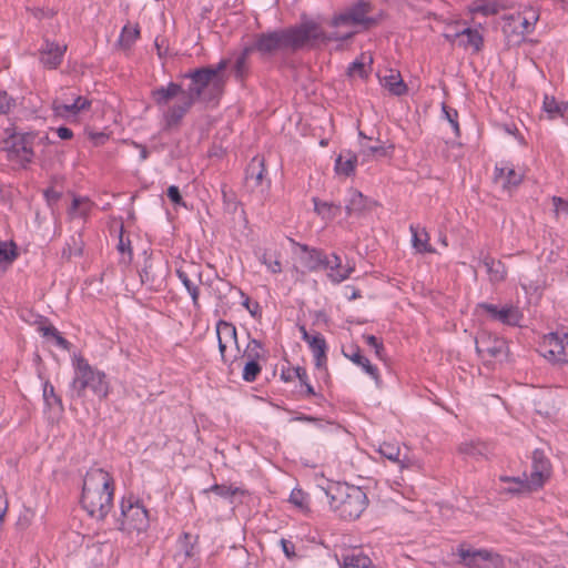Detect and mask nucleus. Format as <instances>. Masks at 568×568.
<instances>
[{"label": "nucleus", "instance_id": "393cba45", "mask_svg": "<svg viewBox=\"0 0 568 568\" xmlns=\"http://www.w3.org/2000/svg\"><path fill=\"white\" fill-rule=\"evenodd\" d=\"M264 160L254 158L246 169V184L251 187L260 186L265 173Z\"/></svg>", "mask_w": 568, "mask_h": 568}, {"label": "nucleus", "instance_id": "79ce46f5", "mask_svg": "<svg viewBox=\"0 0 568 568\" xmlns=\"http://www.w3.org/2000/svg\"><path fill=\"white\" fill-rule=\"evenodd\" d=\"M18 257L13 242L0 241V264H11Z\"/></svg>", "mask_w": 568, "mask_h": 568}, {"label": "nucleus", "instance_id": "cd10ccee", "mask_svg": "<svg viewBox=\"0 0 568 568\" xmlns=\"http://www.w3.org/2000/svg\"><path fill=\"white\" fill-rule=\"evenodd\" d=\"M216 335L221 336V339L226 344H234L236 351L241 352L234 324L220 320L216 324Z\"/></svg>", "mask_w": 568, "mask_h": 568}, {"label": "nucleus", "instance_id": "c756f323", "mask_svg": "<svg viewBox=\"0 0 568 568\" xmlns=\"http://www.w3.org/2000/svg\"><path fill=\"white\" fill-rule=\"evenodd\" d=\"M140 38V28L139 26H130V24H125L123 28H122V31H121V34L119 37V40L116 42V45L123 50V51H128L130 50L133 44L135 43V41Z\"/></svg>", "mask_w": 568, "mask_h": 568}, {"label": "nucleus", "instance_id": "7ed1b4c3", "mask_svg": "<svg viewBox=\"0 0 568 568\" xmlns=\"http://www.w3.org/2000/svg\"><path fill=\"white\" fill-rule=\"evenodd\" d=\"M255 48L262 58L277 52H296L305 47L303 23L255 34Z\"/></svg>", "mask_w": 568, "mask_h": 568}, {"label": "nucleus", "instance_id": "bb28decb", "mask_svg": "<svg viewBox=\"0 0 568 568\" xmlns=\"http://www.w3.org/2000/svg\"><path fill=\"white\" fill-rule=\"evenodd\" d=\"M357 163V155L352 151L341 153L335 161V171L337 174L351 176Z\"/></svg>", "mask_w": 568, "mask_h": 568}, {"label": "nucleus", "instance_id": "72a5a7b5", "mask_svg": "<svg viewBox=\"0 0 568 568\" xmlns=\"http://www.w3.org/2000/svg\"><path fill=\"white\" fill-rule=\"evenodd\" d=\"M176 275H178L179 280L182 282L183 286L189 292V294L192 298L194 308L200 310L201 305L199 302V295H200L199 285L193 280H191L189 277L186 272H184L182 270H176Z\"/></svg>", "mask_w": 568, "mask_h": 568}, {"label": "nucleus", "instance_id": "c9c22d12", "mask_svg": "<svg viewBox=\"0 0 568 568\" xmlns=\"http://www.w3.org/2000/svg\"><path fill=\"white\" fill-rule=\"evenodd\" d=\"M93 203L88 197L74 196L69 209V214L85 219Z\"/></svg>", "mask_w": 568, "mask_h": 568}, {"label": "nucleus", "instance_id": "b1692460", "mask_svg": "<svg viewBox=\"0 0 568 568\" xmlns=\"http://www.w3.org/2000/svg\"><path fill=\"white\" fill-rule=\"evenodd\" d=\"M308 346L313 352L315 358V366L317 368L325 367L327 361V344L325 338L320 333H316L314 337H312V339L308 341Z\"/></svg>", "mask_w": 568, "mask_h": 568}, {"label": "nucleus", "instance_id": "a19ab883", "mask_svg": "<svg viewBox=\"0 0 568 568\" xmlns=\"http://www.w3.org/2000/svg\"><path fill=\"white\" fill-rule=\"evenodd\" d=\"M43 399L49 408L58 406L60 412H63V404L61 397L55 394L54 387L50 382H45L43 385Z\"/></svg>", "mask_w": 568, "mask_h": 568}, {"label": "nucleus", "instance_id": "338daca9", "mask_svg": "<svg viewBox=\"0 0 568 568\" xmlns=\"http://www.w3.org/2000/svg\"><path fill=\"white\" fill-rule=\"evenodd\" d=\"M44 196L49 204L55 203L61 197V192L54 190V189H48L44 191Z\"/></svg>", "mask_w": 568, "mask_h": 568}, {"label": "nucleus", "instance_id": "69168bd1", "mask_svg": "<svg viewBox=\"0 0 568 568\" xmlns=\"http://www.w3.org/2000/svg\"><path fill=\"white\" fill-rule=\"evenodd\" d=\"M552 203L557 213H565L568 215V201L558 196H554Z\"/></svg>", "mask_w": 568, "mask_h": 568}, {"label": "nucleus", "instance_id": "6e6552de", "mask_svg": "<svg viewBox=\"0 0 568 568\" xmlns=\"http://www.w3.org/2000/svg\"><path fill=\"white\" fill-rule=\"evenodd\" d=\"M459 557L458 565L468 568H501L503 557L487 549H475L467 542H462L454 551Z\"/></svg>", "mask_w": 568, "mask_h": 568}, {"label": "nucleus", "instance_id": "dca6fc26", "mask_svg": "<svg viewBox=\"0 0 568 568\" xmlns=\"http://www.w3.org/2000/svg\"><path fill=\"white\" fill-rule=\"evenodd\" d=\"M197 536L184 532L179 539V551L175 554V560L180 566L186 564L187 560H195L199 555Z\"/></svg>", "mask_w": 568, "mask_h": 568}, {"label": "nucleus", "instance_id": "ea45409f", "mask_svg": "<svg viewBox=\"0 0 568 568\" xmlns=\"http://www.w3.org/2000/svg\"><path fill=\"white\" fill-rule=\"evenodd\" d=\"M141 283L146 285L150 290L158 291L162 285V280L156 278L153 265L146 264L142 272L140 273Z\"/></svg>", "mask_w": 568, "mask_h": 568}, {"label": "nucleus", "instance_id": "c03bdc74", "mask_svg": "<svg viewBox=\"0 0 568 568\" xmlns=\"http://www.w3.org/2000/svg\"><path fill=\"white\" fill-rule=\"evenodd\" d=\"M261 371H262V367L258 364V361L247 359V362L245 363V365L243 367L242 377L245 382L252 383V382L256 381Z\"/></svg>", "mask_w": 568, "mask_h": 568}, {"label": "nucleus", "instance_id": "6ab92c4d", "mask_svg": "<svg viewBox=\"0 0 568 568\" xmlns=\"http://www.w3.org/2000/svg\"><path fill=\"white\" fill-rule=\"evenodd\" d=\"M65 50V45H59L47 40L40 51V61L44 67L55 69L61 63Z\"/></svg>", "mask_w": 568, "mask_h": 568}, {"label": "nucleus", "instance_id": "5701e85b", "mask_svg": "<svg viewBox=\"0 0 568 568\" xmlns=\"http://www.w3.org/2000/svg\"><path fill=\"white\" fill-rule=\"evenodd\" d=\"M500 481L509 484L508 487L504 488V491L510 495H520L536 490L530 480L521 479L520 477L500 476Z\"/></svg>", "mask_w": 568, "mask_h": 568}, {"label": "nucleus", "instance_id": "a211bd4d", "mask_svg": "<svg viewBox=\"0 0 568 568\" xmlns=\"http://www.w3.org/2000/svg\"><path fill=\"white\" fill-rule=\"evenodd\" d=\"M91 106V101L84 97H78L72 103H62L59 100H54L52 109L55 115L61 118L75 116L83 110H88Z\"/></svg>", "mask_w": 568, "mask_h": 568}, {"label": "nucleus", "instance_id": "6e6d98bb", "mask_svg": "<svg viewBox=\"0 0 568 568\" xmlns=\"http://www.w3.org/2000/svg\"><path fill=\"white\" fill-rule=\"evenodd\" d=\"M347 74L349 77H353L355 74H358L361 78H366L367 72L365 70V64L363 61L355 60L353 63L349 64L347 68Z\"/></svg>", "mask_w": 568, "mask_h": 568}, {"label": "nucleus", "instance_id": "9b49d317", "mask_svg": "<svg viewBox=\"0 0 568 568\" xmlns=\"http://www.w3.org/2000/svg\"><path fill=\"white\" fill-rule=\"evenodd\" d=\"M568 338L567 333L551 332L544 336L540 347L542 355L556 364H568V352L564 341Z\"/></svg>", "mask_w": 568, "mask_h": 568}, {"label": "nucleus", "instance_id": "8fccbe9b", "mask_svg": "<svg viewBox=\"0 0 568 568\" xmlns=\"http://www.w3.org/2000/svg\"><path fill=\"white\" fill-rule=\"evenodd\" d=\"M247 72H248L247 59H244L243 57L237 55V58L234 62V65H233L234 77L239 81H243L244 78L246 77Z\"/></svg>", "mask_w": 568, "mask_h": 568}, {"label": "nucleus", "instance_id": "0eeeda50", "mask_svg": "<svg viewBox=\"0 0 568 568\" xmlns=\"http://www.w3.org/2000/svg\"><path fill=\"white\" fill-rule=\"evenodd\" d=\"M149 511L139 501L133 500L132 497L123 498L121 503V514L116 518V528L121 531L132 532L145 531L149 527Z\"/></svg>", "mask_w": 568, "mask_h": 568}, {"label": "nucleus", "instance_id": "f704fd0d", "mask_svg": "<svg viewBox=\"0 0 568 568\" xmlns=\"http://www.w3.org/2000/svg\"><path fill=\"white\" fill-rule=\"evenodd\" d=\"M84 248V241L82 234L79 232L72 235L67 242L65 247L62 251V257L71 258V256H81Z\"/></svg>", "mask_w": 568, "mask_h": 568}, {"label": "nucleus", "instance_id": "1a4fd4ad", "mask_svg": "<svg viewBox=\"0 0 568 568\" xmlns=\"http://www.w3.org/2000/svg\"><path fill=\"white\" fill-rule=\"evenodd\" d=\"M503 19L505 20V33L511 32L518 36H525L532 32L539 19V12L535 8H528L523 12L504 16Z\"/></svg>", "mask_w": 568, "mask_h": 568}, {"label": "nucleus", "instance_id": "052dcab7", "mask_svg": "<svg viewBox=\"0 0 568 568\" xmlns=\"http://www.w3.org/2000/svg\"><path fill=\"white\" fill-rule=\"evenodd\" d=\"M118 250L122 254L128 253L129 260L131 261V258H132L131 242H130L129 237H126V239L124 237L123 231H121L120 236H119Z\"/></svg>", "mask_w": 568, "mask_h": 568}, {"label": "nucleus", "instance_id": "0e129e2a", "mask_svg": "<svg viewBox=\"0 0 568 568\" xmlns=\"http://www.w3.org/2000/svg\"><path fill=\"white\" fill-rule=\"evenodd\" d=\"M477 307L485 311L491 320L497 321L498 312L500 310L498 306L489 303H479Z\"/></svg>", "mask_w": 568, "mask_h": 568}, {"label": "nucleus", "instance_id": "f257e3e1", "mask_svg": "<svg viewBox=\"0 0 568 568\" xmlns=\"http://www.w3.org/2000/svg\"><path fill=\"white\" fill-rule=\"evenodd\" d=\"M230 61L222 59L216 64H210L190 70L181 74L182 80H189L184 88L183 83L169 82L166 87H159L151 92L154 103L162 108L178 95H187L193 102L205 103L217 102L224 93L229 79L226 70Z\"/></svg>", "mask_w": 568, "mask_h": 568}, {"label": "nucleus", "instance_id": "e433bc0d", "mask_svg": "<svg viewBox=\"0 0 568 568\" xmlns=\"http://www.w3.org/2000/svg\"><path fill=\"white\" fill-rule=\"evenodd\" d=\"M544 110L549 114V118L562 116L568 110V103L558 102L554 97L546 95L544 99Z\"/></svg>", "mask_w": 568, "mask_h": 568}, {"label": "nucleus", "instance_id": "bf43d9fd", "mask_svg": "<svg viewBox=\"0 0 568 568\" xmlns=\"http://www.w3.org/2000/svg\"><path fill=\"white\" fill-rule=\"evenodd\" d=\"M211 491L215 493L216 495L221 496V497H230V496H233L235 495L239 489L235 488H231L226 485H213L211 488H210Z\"/></svg>", "mask_w": 568, "mask_h": 568}, {"label": "nucleus", "instance_id": "c85d7f7f", "mask_svg": "<svg viewBox=\"0 0 568 568\" xmlns=\"http://www.w3.org/2000/svg\"><path fill=\"white\" fill-rule=\"evenodd\" d=\"M383 85L396 97H402L407 92V85L403 81L399 72L390 70L389 75H385L382 80Z\"/></svg>", "mask_w": 568, "mask_h": 568}, {"label": "nucleus", "instance_id": "2eb2a0df", "mask_svg": "<svg viewBox=\"0 0 568 568\" xmlns=\"http://www.w3.org/2000/svg\"><path fill=\"white\" fill-rule=\"evenodd\" d=\"M298 246L303 252L301 263L308 272L327 268V265H329L328 256L322 250L311 248L306 244H300Z\"/></svg>", "mask_w": 568, "mask_h": 568}, {"label": "nucleus", "instance_id": "de8ad7c7", "mask_svg": "<svg viewBox=\"0 0 568 568\" xmlns=\"http://www.w3.org/2000/svg\"><path fill=\"white\" fill-rule=\"evenodd\" d=\"M355 267L354 265H343V268H337L334 272H329L327 275L331 278L333 283H341L345 280H347L351 274L354 272Z\"/></svg>", "mask_w": 568, "mask_h": 568}, {"label": "nucleus", "instance_id": "a878e982", "mask_svg": "<svg viewBox=\"0 0 568 568\" xmlns=\"http://www.w3.org/2000/svg\"><path fill=\"white\" fill-rule=\"evenodd\" d=\"M454 37L459 40L458 44L460 47H473L476 52H478L483 47V36L475 29L466 28L463 31L457 32Z\"/></svg>", "mask_w": 568, "mask_h": 568}, {"label": "nucleus", "instance_id": "ddd939ff", "mask_svg": "<svg viewBox=\"0 0 568 568\" xmlns=\"http://www.w3.org/2000/svg\"><path fill=\"white\" fill-rule=\"evenodd\" d=\"M551 463L542 449H535L532 453V471L530 475L534 488L541 487L551 475Z\"/></svg>", "mask_w": 568, "mask_h": 568}, {"label": "nucleus", "instance_id": "37998d69", "mask_svg": "<svg viewBox=\"0 0 568 568\" xmlns=\"http://www.w3.org/2000/svg\"><path fill=\"white\" fill-rule=\"evenodd\" d=\"M260 262L264 264L272 273L277 274L282 272V264L278 258V255L275 253H271L268 251H264L263 254L258 257Z\"/></svg>", "mask_w": 568, "mask_h": 568}, {"label": "nucleus", "instance_id": "2f4dec72", "mask_svg": "<svg viewBox=\"0 0 568 568\" xmlns=\"http://www.w3.org/2000/svg\"><path fill=\"white\" fill-rule=\"evenodd\" d=\"M521 318L523 314L519 308L509 304L499 310L497 321L506 325L517 326L519 325Z\"/></svg>", "mask_w": 568, "mask_h": 568}, {"label": "nucleus", "instance_id": "4c0bfd02", "mask_svg": "<svg viewBox=\"0 0 568 568\" xmlns=\"http://www.w3.org/2000/svg\"><path fill=\"white\" fill-rule=\"evenodd\" d=\"M412 232L413 246L420 253H432L434 252L433 247L428 244L429 236L427 232L423 233L422 237L418 233V227L410 225L409 227Z\"/></svg>", "mask_w": 568, "mask_h": 568}, {"label": "nucleus", "instance_id": "7c9ffc66", "mask_svg": "<svg viewBox=\"0 0 568 568\" xmlns=\"http://www.w3.org/2000/svg\"><path fill=\"white\" fill-rule=\"evenodd\" d=\"M314 210L323 219L333 220L337 217L342 212V206L333 202L321 201L317 197H313Z\"/></svg>", "mask_w": 568, "mask_h": 568}, {"label": "nucleus", "instance_id": "f8f14e48", "mask_svg": "<svg viewBox=\"0 0 568 568\" xmlns=\"http://www.w3.org/2000/svg\"><path fill=\"white\" fill-rule=\"evenodd\" d=\"M476 352L483 358H500L507 355L508 345L505 339L493 336L489 333H481L476 337Z\"/></svg>", "mask_w": 568, "mask_h": 568}, {"label": "nucleus", "instance_id": "3c124183", "mask_svg": "<svg viewBox=\"0 0 568 568\" xmlns=\"http://www.w3.org/2000/svg\"><path fill=\"white\" fill-rule=\"evenodd\" d=\"M443 113H444L445 118L447 119V121L450 123L455 135L458 136L459 132H460L459 123L457 120L458 112L455 109H453L446 104H443Z\"/></svg>", "mask_w": 568, "mask_h": 568}, {"label": "nucleus", "instance_id": "473e14b6", "mask_svg": "<svg viewBox=\"0 0 568 568\" xmlns=\"http://www.w3.org/2000/svg\"><path fill=\"white\" fill-rule=\"evenodd\" d=\"M372 559L362 551H352L343 557V568H371Z\"/></svg>", "mask_w": 568, "mask_h": 568}, {"label": "nucleus", "instance_id": "a18cd8bd", "mask_svg": "<svg viewBox=\"0 0 568 568\" xmlns=\"http://www.w3.org/2000/svg\"><path fill=\"white\" fill-rule=\"evenodd\" d=\"M262 351H263V344L260 341L252 338L248 342L243 356H246L247 359L258 361L260 358L263 357Z\"/></svg>", "mask_w": 568, "mask_h": 568}, {"label": "nucleus", "instance_id": "423d86ee", "mask_svg": "<svg viewBox=\"0 0 568 568\" xmlns=\"http://www.w3.org/2000/svg\"><path fill=\"white\" fill-rule=\"evenodd\" d=\"M6 134L7 138L2 142L0 154H3L7 161L18 168L27 169L33 162V145L37 134L34 132H18L16 128L7 129Z\"/></svg>", "mask_w": 568, "mask_h": 568}, {"label": "nucleus", "instance_id": "4d7b16f0", "mask_svg": "<svg viewBox=\"0 0 568 568\" xmlns=\"http://www.w3.org/2000/svg\"><path fill=\"white\" fill-rule=\"evenodd\" d=\"M290 501L300 508L306 507V495L302 489H293L290 495Z\"/></svg>", "mask_w": 568, "mask_h": 568}, {"label": "nucleus", "instance_id": "f3484780", "mask_svg": "<svg viewBox=\"0 0 568 568\" xmlns=\"http://www.w3.org/2000/svg\"><path fill=\"white\" fill-rule=\"evenodd\" d=\"M373 7L369 1L359 0L348 8L352 13L353 26H363L365 29L377 24V19L367 17Z\"/></svg>", "mask_w": 568, "mask_h": 568}, {"label": "nucleus", "instance_id": "39448f33", "mask_svg": "<svg viewBox=\"0 0 568 568\" xmlns=\"http://www.w3.org/2000/svg\"><path fill=\"white\" fill-rule=\"evenodd\" d=\"M74 377L70 384L69 396L72 400L83 399L91 390L99 398L109 394V384L105 374L94 369L87 359L80 355L73 356Z\"/></svg>", "mask_w": 568, "mask_h": 568}, {"label": "nucleus", "instance_id": "9d476101", "mask_svg": "<svg viewBox=\"0 0 568 568\" xmlns=\"http://www.w3.org/2000/svg\"><path fill=\"white\" fill-rule=\"evenodd\" d=\"M302 23L303 31L305 32V47H314L317 42H322L325 44L331 41L345 42L351 40L355 36L354 31H348L345 33L334 31L327 33L321 28V26L317 22L313 20H307Z\"/></svg>", "mask_w": 568, "mask_h": 568}, {"label": "nucleus", "instance_id": "680f3d73", "mask_svg": "<svg viewBox=\"0 0 568 568\" xmlns=\"http://www.w3.org/2000/svg\"><path fill=\"white\" fill-rule=\"evenodd\" d=\"M166 195L173 204L184 205L180 189L176 185L169 186Z\"/></svg>", "mask_w": 568, "mask_h": 568}, {"label": "nucleus", "instance_id": "774afa93", "mask_svg": "<svg viewBox=\"0 0 568 568\" xmlns=\"http://www.w3.org/2000/svg\"><path fill=\"white\" fill-rule=\"evenodd\" d=\"M329 265H327V268L331 270V272L336 271L337 268H343L342 260L338 255L333 253L331 257H328Z\"/></svg>", "mask_w": 568, "mask_h": 568}, {"label": "nucleus", "instance_id": "f03ea898", "mask_svg": "<svg viewBox=\"0 0 568 568\" xmlns=\"http://www.w3.org/2000/svg\"><path fill=\"white\" fill-rule=\"evenodd\" d=\"M114 480L102 468H90L81 494L83 509L93 518L103 520L113 507Z\"/></svg>", "mask_w": 568, "mask_h": 568}, {"label": "nucleus", "instance_id": "412c9836", "mask_svg": "<svg viewBox=\"0 0 568 568\" xmlns=\"http://www.w3.org/2000/svg\"><path fill=\"white\" fill-rule=\"evenodd\" d=\"M480 265H483L486 271H487V274L489 276V281L491 283H500L503 281H505L506 278V275H507V270H506V266L505 264L499 261V260H495L493 257H490L489 255H484L481 258H480Z\"/></svg>", "mask_w": 568, "mask_h": 568}, {"label": "nucleus", "instance_id": "13d9d810", "mask_svg": "<svg viewBox=\"0 0 568 568\" xmlns=\"http://www.w3.org/2000/svg\"><path fill=\"white\" fill-rule=\"evenodd\" d=\"M14 104V99L9 97L6 91L0 90V113H8Z\"/></svg>", "mask_w": 568, "mask_h": 568}, {"label": "nucleus", "instance_id": "4be33fe9", "mask_svg": "<svg viewBox=\"0 0 568 568\" xmlns=\"http://www.w3.org/2000/svg\"><path fill=\"white\" fill-rule=\"evenodd\" d=\"M373 205H375V203L365 197L361 192L352 190L345 210L348 216L361 215L364 212L372 210Z\"/></svg>", "mask_w": 568, "mask_h": 568}, {"label": "nucleus", "instance_id": "aec40b11", "mask_svg": "<svg viewBox=\"0 0 568 568\" xmlns=\"http://www.w3.org/2000/svg\"><path fill=\"white\" fill-rule=\"evenodd\" d=\"M343 354L345 357L351 359L354 364L361 366L368 375H371L375 381L378 379V369L376 366L372 365L369 359L362 355V349L359 346L352 344L347 348L343 349Z\"/></svg>", "mask_w": 568, "mask_h": 568}, {"label": "nucleus", "instance_id": "5fc2aeb1", "mask_svg": "<svg viewBox=\"0 0 568 568\" xmlns=\"http://www.w3.org/2000/svg\"><path fill=\"white\" fill-rule=\"evenodd\" d=\"M351 17L352 13L347 9L344 12L335 16L331 21V26L334 28H338L341 26H353V20L351 19Z\"/></svg>", "mask_w": 568, "mask_h": 568}, {"label": "nucleus", "instance_id": "09e8293b", "mask_svg": "<svg viewBox=\"0 0 568 568\" xmlns=\"http://www.w3.org/2000/svg\"><path fill=\"white\" fill-rule=\"evenodd\" d=\"M379 453L389 460L400 462L399 454L400 449L398 446L390 443H383L379 447Z\"/></svg>", "mask_w": 568, "mask_h": 568}, {"label": "nucleus", "instance_id": "e2e57ef3", "mask_svg": "<svg viewBox=\"0 0 568 568\" xmlns=\"http://www.w3.org/2000/svg\"><path fill=\"white\" fill-rule=\"evenodd\" d=\"M281 546H282V550L283 552L285 554V556L288 558V559H294L296 558V554H295V546L292 541L287 540V539H284L282 538L281 541H280Z\"/></svg>", "mask_w": 568, "mask_h": 568}, {"label": "nucleus", "instance_id": "4468645a", "mask_svg": "<svg viewBox=\"0 0 568 568\" xmlns=\"http://www.w3.org/2000/svg\"><path fill=\"white\" fill-rule=\"evenodd\" d=\"M194 104L195 102H193L187 95H182V99L179 103L169 106L163 113V129L169 131L179 128L183 118Z\"/></svg>", "mask_w": 568, "mask_h": 568}, {"label": "nucleus", "instance_id": "20e7f679", "mask_svg": "<svg viewBox=\"0 0 568 568\" xmlns=\"http://www.w3.org/2000/svg\"><path fill=\"white\" fill-rule=\"evenodd\" d=\"M324 494L332 510L345 520L357 519L368 505L365 491L357 486L332 484L324 489Z\"/></svg>", "mask_w": 568, "mask_h": 568}, {"label": "nucleus", "instance_id": "864d4df0", "mask_svg": "<svg viewBox=\"0 0 568 568\" xmlns=\"http://www.w3.org/2000/svg\"><path fill=\"white\" fill-rule=\"evenodd\" d=\"M500 7L497 3H484L471 9L475 13H481L486 17L495 16L499 12Z\"/></svg>", "mask_w": 568, "mask_h": 568}, {"label": "nucleus", "instance_id": "603ef678", "mask_svg": "<svg viewBox=\"0 0 568 568\" xmlns=\"http://www.w3.org/2000/svg\"><path fill=\"white\" fill-rule=\"evenodd\" d=\"M389 149H393V146L390 145ZM388 148H385L383 145H367V144H362V151H361V154L366 158V156H369V155H378V156H386L388 154L387 152ZM365 159H363L364 161Z\"/></svg>", "mask_w": 568, "mask_h": 568}, {"label": "nucleus", "instance_id": "58836bf2", "mask_svg": "<svg viewBox=\"0 0 568 568\" xmlns=\"http://www.w3.org/2000/svg\"><path fill=\"white\" fill-rule=\"evenodd\" d=\"M458 450L460 454L466 456L479 457L486 455L487 446L484 443L479 442H466L459 445Z\"/></svg>", "mask_w": 568, "mask_h": 568}, {"label": "nucleus", "instance_id": "49530a36", "mask_svg": "<svg viewBox=\"0 0 568 568\" xmlns=\"http://www.w3.org/2000/svg\"><path fill=\"white\" fill-rule=\"evenodd\" d=\"M523 181V175L515 171L514 168H508L505 179L503 180L501 187L505 190H510L511 187L518 186Z\"/></svg>", "mask_w": 568, "mask_h": 568}]
</instances>
